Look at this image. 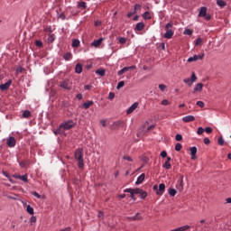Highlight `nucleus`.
I'll use <instances>...</instances> for the list:
<instances>
[{"instance_id":"09e8293b","label":"nucleus","mask_w":231,"mask_h":231,"mask_svg":"<svg viewBox=\"0 0 231 231\" xmlns=\"http://www.w3.org/2000/svg\"><path fill=\"white\" fill-rule=\"evenodd\" d=\"M23 71H24V69L21 66L16 68V73H22Z\"/></svg>"},{"instance_id":"412c9836","label":"nucleus","mask_w":231,"mask_h":231,"mask_svg":"<svg viewBox=\"0 0 231 231\" xmlns=\"http://www.w3.org/2000/svg\"><path fill=\"white\" fill-rule=\"evenodd\" d=\"M93 104H95V102H93V101H87V102L83 103L82 107L84 109H89V107H91V106H93Z\"/></svg>"},{"instance_id":"de8ad7c7","label":"nucleus","mask_w":231,"mask_h":231,"mask_svg":"<svg viewBox=\"0 0 231 231\" xmlns=\"http://www.w3.org/2000/svg\"><path fill=\"white\" fill-rule=\"evenodd\" d=\"M4 176H5V178H8L9 180L11 181V183H14V181L12 180V179H10V174H8V172L6 171H3Z\"/></svg>"},{"instance_id":"6ab92c4d","label":"nucleus","mask_w":231,"mask_h":231,"mask_svg":"<svg viewBox=\"0 0 231 231\" xmlns=\"http://www.w3.org/2000/svg\"><path fill=\"white\" fill-rule=\"evenodd\" d=\"M124 192H128L130 194V198L134 199V201H136V198H134V191L133 189H124Z\"/></svg>"},{"instance_id":"bf43d9fd","label":"nucleus","mask_w":231,"mask_h":231,"mask_svg":"<svg viewBox=\"0 0 231 231\" xmlns=\"http://www.w3.org/2000/svg\"><path fill=\"white\" fill-rule=\"evenodd\" d=\"M169 104H170L169 100H167V99H164V100L162 101V106H169Z\"/></svg>"},{"instance_id":"37998d69","label":"nucleus","mask_w":231,"mask_h":231,"mask_svg":"<svg viewBox=\"0 0 231 231\" xmlns=\"http://www.w3.org/2000/svg\"><path fill=\"white\" fill-rule=\"evenodd\" d=\"M125 82L124 81H120L118 84H117V87H116V89H122V87L125 86Z\"/></svg>"},{"instance_id":"e2e57ef3","label":"nucleus","mask_w":231,"mask_h":231,"mask_svg":"<svg viewBox=\"0 0 231 231\" xmlns=\"http://www.w3.org/2000/svg\"><path fill=\"white\" fill-rule=\"evenodd\" d=\"M204 143H205L206 145H208V143H210V139H208V137H206V138L204 139Z\"/></svg>"},{"instance_id":"4c0bfd02","label":"nucleus","mask_w":231,"mask_h":231,"mask_svg":"<svg viewBox=\"0 0 231 231\" xmlns=\"http://www.w3.org/2000/svg\"><path fill=\"white\" fill-rule=\"evenodd\" d=\"M127 42V39L121 37L119 38V44H125Z\"/></svg>"},{"instance_id":"8fccbe9b","label":"nucleus","mask_w":231,"mask_h":231,"mask_svg":"<svg viewBox=\"0 0 231 231\" xmlns=\"http://www.w3.org/2000/svg\"><path fill=\"white\" fill-rule=\"evenodd\" d=\"M217 142H218V144L225 145V140L223 139V137H219Z\"/></svg>"},{"instance_id":"bb28decb","label":"nucleus","mask_w":231,"mask_h":231,"mask_svg":"<svg viewBox=\"0 0 231 231\" xmlns=\"http://www.w3.org/2000/svg\"><path fill=\"white\" fill-rule=\"evenodd\" d=\"M55 41V34H51L49 35L48 39H47V42L49 44H51L53 42Z\"/></svg>"},{"instance_id":"c85d7f7f","label":"nucleus","mask_w":231,"mask_h":231,"mask_svg":"<svg viewBox=\"0 0 231 231\" xmlns=\"http://www.w3.org/2000/svg\"><path fill=\"white\" fill-rule=\"evenodd\" d=\"M79 46H80V41L79 40H73L72 48H79Z\"/></svg>"},{"instance_id":"c9c22d12","label":"nucleus","mask_w":231,"mask_h":231,"mask_svg":"<svg viewBox=\"0 0 231 231\" xmlns=\"http://www.w3.org/2000/svg\"><path fill=\"white\" fill-rule=\"evenodd\" d=\"M143 19H145V20L151 19V13L145 12V13L143 14Z\"/></svg>"},{"instance_id":"aec40b11","label":"nucleus","mask_w":231,"mask_h":231,"mask_svg":"<svg viewBox=\"0 0 231 231\" xmlns=\"http://www.w3.org/2000/svg\"><path fill=\"white\" fill-rule=\"evenodd\" d=\"M207 15V7L203 6L200 8L199 17H205Z\"/></svg>"},{"instance_id":"774afa93","label":"nucleus","mask_w":231,"mask_h":231,"mask_svg":"<svg viewBox=\"0 0 231 231\" xmlns=\"http://www.w3.org/2000/svg\"><path fill=\"white\" fill-rule=\"evenodd\" d=\"M37 222V217H31V223H36Z\"/></svg>"},{"instance_id":"20e7f679","label":"nucleus","mask_w":231,"mask_h":231,"mask_svg":"<svg viewBox=\"0 0 231 231\" xmlns=\"http://www.w3.org/2000/svg\"><path fill=\"white\" fill-rule=\"evenodd\" d=\"M153 190L156 191L157 196H163V192H165V185L163 183H161L159 187L158 185H154Z\"/></svg>"},{"instance_id":"0e129e2a","label":"nucleus","mask_w":231,"mask_h":231,"mask_svg":"<svg viewBox=\"0 0 231 231\" xmlns=\"http://www.w3.org/2000/svg\"><path fill=\"white\" fill-rule=\"evenodd\" d=\"M32 196H34L38 199H41V196L36 191L32 192Z\"/></svg>"},{"instance_id":"603ef678","label":"nucleus","mask_w":231,"mask_h":231,"mask_svg":"<svg viewBox=\"0 0 231 231\" xmlns=\"http://www.w3.org/2000/svg\"><path fill=\"white\" fill-rule=\"evenodd\" d=\"M202 133H205V129H203V127H199L197 131V134H201Z\"/></svg>"},{"instance_id":"3c124183","label":"nucleus","mask_w":231,"mask_h":231,"mask_svg":"<svg viewBox=\"0 0 231 231\" xmlns=\"http://www.w3.org/2000/svg\"><path fill=\"white\" fill-rule=\"evenodd\" d=\"M184 33H185L186 35H192L193 32H192V30H190V29H187V30L184 31Z\"/></svg>"},{"instance_id":"5fc2aeb1","label":"nucleus","mask_w":231,"mask_h":231,"mask_svg":"<svg viewBox=\"0 0 231 231\" xmlns=\"http://www.w3.org/2000/svg\"><path fill=\"white\" fill-rule=\"evenodd\" d=\"M114 98H115V93L110 92L109 95H108V99L113 100Z\"/></svg>"},{"instance_id":"338daca9","label":"nucleus","mask_w":231,"mask_h":231,"mask_svg":"<svg viewBox=\"0 0 231 231\" xmlns=\"http://www.w3.org/2000/svg\"><path fill=\"white\" fill-rule=\"evenodd\" d=\"M124 73H125V72L124 69H120V70L117 72V75L120 77L121 75H124Z\"/></svg>"},{"instance_id":"c756f323","label":"nucleus","mask_w":231,"mask_h":231,"mask_svg":"<svg viewBox=\"0 0 231 231\" xmlns=\"http://www.w3.org/2000/svg\"><path fill=\"white\" fill-rule=\"evenodd\" d=\"M97 75H99L100 77H104L106 75V70L101 69H97L96 70Z\"/></svg>"},{"instance_id":"680f3d73","label":"nucleus","mask_w":231,"mask_h":231,"mask_svg":"<svg viewBox=\"0 0 231 231\" xmlns=\"http://www.w3.org/2000/svg\"><path fill=\"white\" fill-rule=\"evenodd\" d=\"M204 18L206 19V21H210V19H212V16L210 15V14H206L205 16H204Z\"/></svg>"},{"instance_id":"13d9d810","label":"nucleus","mask_w":231,"mask_h":231,"mask_svg":"<svg viewBox=\"0 0 231 231\" xmlns=\"http://www.w3.org/2000/svg\"><path fill=\"white\" fill-rule=\"evenodd\" d=\"M205 131L208 134H210V133H212V127H206Z\"/></svg>"},{"instance_id":"f257e3e1","label":"nucleus","mask_w":231,"mask_h":231,"mask_svg":"<svg viewBox=\"0 0 231 231\" xmlns=\"http://www.w3.org/2000/svg\"><path fill=\"white\" fill-rule=\"evenodd\" d=\"M73 127H75V122L69 120L60 125L59 128L54 131V134H64V131H69V129H73Z\"/></svg>"},{"instance_id":"473e14b6","label":"nucleus","mask_w":231,"mask_h":231,"mask_svg":"<svg viewBox=\"0 0 231 231\" xmlns=\"http://www.w3.org/2000/svg\"><path fill=\"white\" fill-rule=\"evenodd\" d=\"M123 69H124V71L125 73V71H129V69H136V66L132 65L130 67H125V68H123Z\"/></svg>"},{"instance_id":"49530a36","label":"nucleus","mask_w":231,"mask_h":231,"mask_svg":"<svg viewBox=\"0 0 231 231\" xmlns=\"http://www.w3.org/2000/svg\"><path fill=\"white\" fill-rule=\"evenodd\" d=\"M159 89H161L162 91H165V89H167V86L163 85V84H160L159 85Z\"/></svg>"},{"instance_id":"6e6d98bb","label":"nucleus","mask_w":231,"mask_h":231,"mask_svg":"<svg viewBox=\"0 0 231 231\" xmlns=\"http://www.w3.org/2000/svg\"><path fill=\"white\" fill-rule=\"evenodd\" d=\"M124 160H126L127 162H133V159L129 155H125Z\"/></svg>"},{"instance_id":"ea45409f","label":"nucleus","mask_w":231,"mask_h":231,"mask_svg":"<svg viewBox=\"0 0 231 231\" xmlns=\"http://www.w3.org/2000/svg\"><path fill=\"white\" fill-rule=\"evenodd\" d=\"M27 212L28 214L33 215V208L32 206H27Z\"/></svg>"},{"instance_id":"864d4df0","label":"nucleus","mask_w":231,"mask_h":231,"mask_svg":"<svg viewBox=\"0 0 231 231\" xmlns=\"http://www.w3.org/2000/svg\"><path fill=\"white\" fill-rule=\"evenodd\" d=\"M197 106H199V107H205V103L203 101H198Z\"/></svg>"},{"instance_id":"7c9ffc66","label":"nucleus","mask_w":231,"mask_h":231,"mask_svg":"<svg viewBox=\"0 0 231 231\" xmlns=\"http://www.w3.org/2000/svg\"><path fill=\"white\" fill-rule=\"evenodd\" d=\"M168 192H169L170 196L174 197V196H176L178 191L176 189H172V188H170Z\"/></svg>"},{"instance_id":"ddd939ff","label":"nucleus","mask_w":231,"mask_h":231,"mask_svg":"<svg viewBox=\"0 0 231 231\" xmlns=\"http://www.w3.org/2000/svg\"><path fill=\"white\" fill-rule=\"evenodd\" d=\"M127 221H140L142 220V216L140 213H137L134 217H127Z\"/></svg>"},{"instance_id":"7ed1b4c3","label":"nucleus","mask_w":231,"mask_h":231,"mask_svg":"<svg viewBox=\"0 0 231 231\" xmlns=\"http://www.w3.org/2000/svg\"><path fill=\"white\" fill-rule=\"evenodd\" d=\"M171 27H172V23H168L165 25L166 32L163 35L164 39H172V36L174 35V31L171 30Z\"/></svg>"},{"instance_id":"9d476101","label":"nucleus","mask_w":231,"mask_h":231,"mask_svg":"<svg viewBox=\"0 0 231 231\" xmlns=\"http://www.w3.org/2000/svg\"><path fill=\"white\" fill-rule=\"evenodd\" d=\"M16 143V141H15V137L14 136H10L9 138H7L6 140V144L9 146V147H14Z\"/></svg>"},{"instance_id":"b1692460","label":"nucleus","mask_w":231,"mask_h":231,"mask_svg":"<svg viewBox=\"0 0 231 231\" xmlns=\"http://www.w3.org/2000/svg\"><path fill=\"white\" fill-rule=\"evenodd\" d=\"M75 73L80 74L82 73V64L78 63L75 68Z\"/></svg>"},{"instance_id":"4be33fe9","label":"nucleus","mask_w":231,"mask_h":231,"mask_svg":"<svg viewBox=\"0 0 231 231\" xmlns=\"http://www.w3.org/2000/svg\"><path fill=\"white\" fill-rule=\"evenodd\" d=\"M125 124L124 121H116L114 123V128L118 129V127H124Z\"/></svg>"},{"instance_id":"2eb2a0df","label":"nucleus","mask_w":231,"mask_h":231,"mask_svg":"<svg viewBox=\"0 0 231 231\" xmlns=\"http://www.w3.org/2000/svg\"><path fill=\"white\" fill-rule=\"evenodd\" d=\"M201 91H203V83H198L194 88L193 93H201Z\"/></svg>"},{"instance_id":"423d86ee","label":"nucleus","mask_w":231,"mask_h":231,"mask_svg":"<svg viewBox=\"0 0 231 231\" xmlns=\"http://www.w3.org/2000/svg\"><path fill=\"white\" fill-rule=\"evenodd\" d=\"M134 194H138L141 199H145L147 198V192L140 188L133 189Z\"/></svg>"},{"instance_id":"4468645a","label":"nucleus","mask_w":231,"mask_h":231,"mask_svg":"<svg viewBox=\"0 0 231 231\" xmlns=\"http://www.w3.org/2000/svg\"><path fill=\"white\" fill-rule=\"evenodd\" d=\"M138 108V103H134L126 111L127 115H131V113H134Z\"/></svg>"},{"instance_id":"052dcab7","label":"nucleus","mask_w":231,"mask_h":231,"mask_svg":"<svg viewBox=\"0 0 231 231\" xmlns=\"http://www.w3.org/2000/svg\"><path fill=\"white\" fill-rule=\"evenodd\" d=\"M161 156H162V158H167V152L162 151V152H161Z\"/></svg>"},{"instance_id":"5701e85b","label":"nucleus","mask_w":231,"mask_h":231,"mask_svg":"<svg viewBox=\"0 0 231 231\" xmlns=\"http://www.w3.org/2000/svg\"><path fill=\"white\" fill-rule=\"evenodd\" d=\"M143 28H145V24L143 23H138L135 26V30H137V32H142Z\"/></svg>"},{"instance_id":"0eeeda50","label":"nucleus","mask_w":231,"mask_h":231,"mask_svg":"<svg viewBox=\"0 0 231 231\" xmlns=\"http://www.w3.org/2000/svg\"><path fill=\"white\" fill-rule=\"evenodd\" d=\"M60 87L69 91L71 90V82L69 79H65L60 83Z\"/></svg>"},{"instance_id":"393cba45","label":"nucleus","mask_w":231,"mask_h":231,"mask_svg":"<svg viewBox=\"0 0 231 231\" xmlns=\"http://www.w3.org/2000/svg\"><path fill=\"white\" fill-rule=\"evenodd\" d=\"M72 58H73V55L71 54V52H66L63 55V59H65V60H71Z\"/></svg>"},{"instance_id":"2f4dec72","label":"nucleus","mask_w":231,"mask_h":231,"mask_svg":"<svg viewBox=\"0 0 231 231\" xmlns=\"http://www.w3.org/2000/svg\"><path fill=\"white\" fill-rule=\"evenodd\" d=\"M164 169H166L167 171H170V169H171L172 165H171V162H165L163 164Z\"/></svg>"},{"instance_id":"c03bdc74","label":"nucleus","mask_w":231,"mask_h":231,"mask_svg":"<svg viewBox=\"0 0 231 231\" xmlns=\"http://www.w3.org/2000/svg\"><path fill=\"white\" fill-rule=\"evenodd\" d=\"M79 8H87L88 7L86 2H80L79 4Z\"/></svg>"},{"instance_id":"cd10ccee","label":"nucleus","mask_w":231,"mask_h":231,"mask_svg":"<svg viewBox=\"0 0 231 231\" xmlns=\"http://www.w3.org/2000/svg\"><path fill=\"white\" fill-rule=\"evenodd\" d=\"M32 116V112H30V110H25L23 113V118H30Z\"/></svg>"},{"instance_id":"6e6552de","label":"nucleus","mask_w":231,"mask_h":231,"mask_svg":"<svg viewBox=\"0 0 231 231\" xmlns=\"http://www.w3.org/2000/svg\"><path fill=\"white\" fill-rule=\"evenodd\" d=\"M204 58H205V53L194 55L188 59V62H196V60H203Z\"/></svg>"},{"instance_id":"39448f33","label":"nucleus","mask_w":231,"mask_h":231,"mask_svg":"<svg viewBox=\"0 0 231 231\" xmlns=\"http://www.w3.org/2000/svg\"><path fill=\"white\" fill-rule=\"evenodd\" d=\"M196 80H198V77H196V73H192L191 78H188L183 79V82L185 84H187L188 86H192V84H194V82H196Z\"/></svg>"},{"instance_id":"f03ea898","label":"nucleus","mask_w":231,"mask_h":231,"mask_svg":"<svg viewBox=\"0 0 231 231\" xmlns=\"http://www.w3.org/2000/svg\"><path fill=\"white\" fill-rule=\"evenodd\" d=\"M75 160L78 162L79 169H84V150L78 148L75 152Z\"/></svg>"},{"instance_id":"f704fd0d","label":"nucleus","mask_w":231,"mask_h":231,"mask_svg":"<svg viewBox=\"0 0 231 231\" xmlns=\"http://www.w3.org/2000/svg\"><path fill=\"white\" fill-rule=\"evenodd\" d=\"M138 10H142V5L140 4H137L134 6V12L136 14Z\"/></svg>"},{"instance_id":"e433bc0d","label":"nucleus","mask_w":231,"mask_h":231,"mask_svg":"<svg viewBox=\"0 0 231 231\" xmlns=\"http://www.w3.org/2000/svg\"><path fill=\"white\" fill-rule=\"evenodd\" d=\"M175 140H176L177 142H181V140H183V135H181V134H176Z\"/></svg>"},{"instance_id":"dca6fc26","label":"nucleus","mask_w":231,"mask_h":231,"mask_svg":"<svg viewBox=\"0 0 231 231\" xmlns=\"http://www.w3.org/2000/svg\"><path fill=\"white\" fill-rule=\"evenodd\" d=\"M103 42H104V38H99L98 40L94 41L91 43V46H94V48H98V46H100V44H102Z\"/></svg>"},{"instance_id":"79ce46f5","label":"nucleus","mask_w":231,"mask_h":231,"mask_svg":"<svg viewBox=\"0 0 231 231\" xmlns=\"http://www.w3.org/2000/svg\"><path fill=\"white\" fill-rule=\"evenodd\" d=\"M35 45H36L38 48H42V42H41V40H36V41H35Z\"/></svg>"},{"instance_id":"a211bd4d","label":"nucleus","mask_w":231,"mask_h":231,"mask_svg":"<svg viewBox=\"0 0 231 231\" xmlns=\"http://www.w3.org/2000/svg\"><path fill=\"white\" fill-rule=\"evenodd\" d=\"M194 120H196V117H194V116H186L182 118V121L185 123L194 122Z\"/></svg>"},{"instance_id":"a18cd8bd","label":"nucleus","mask_w":231,"mask_h":231,"mask_svg":"<svg viewBox=\"0 0 231 231\" xmlns=\"http://www.w3.org/2000/svg\"><path fill=\"white\" fill-rule=\"evenodd\" d=\"M189 228H190V226H183L180 227V231H187V230H189Z\"/></svg>"},{"instance_id":"f3484780","label":"nucleus","mask_w":231,"mask_h":231,"mask_svg":"<svg viewBox=\"0 0 231 231\" xmlns=\"http://www.w3.org/2000/svg\"><path fill=\"white\" fill-rule=\"evenodd\" d=\"M145 180V173H142L138 178L135 182V185H142L143 183V180Z\"/></svg>"},{"instance_id":"f8f14e48","label":"nucleus","mask_w":231,"mask_h":231,"mask_svg":"<svg viewBox=\"0 0 231 231\" xmlns=\"http://www.w3.org/2000/svg\"><path fill=\"white\" fill-rule=\"evenodd\" d=\"M176 187L180 190V192L183 191V176L180 177Z\"/></svg>"},{"instance_id":"69168bd1","label":"nucleus","mask_w":231,"mask_h":231,"mask_svg":"<svg viewBox=\"0 0 231 231\" xmlns=\"http://www.w3.org/2000/svg\"><path fill=\"white\" fill-rule=\"evenodd\" d=\"M134 14H136L134 11L130 12V13L127 14V17L131 18V17H133V15H134Z\"/></svg>"},{"instance_id":"4d7b16f0","label":"nucleus","mask_w":231,"mask_h":231,"mask_svg":"<svg viewBox=\"0 0 231 231\" xmlns=\"http://www.w3.org/2000/svg\"><path fill=\"white\" fill-rule=\"evenodd\" d=\"M97 217H99V219H104V212L99 211Z\"/></svg>"},{"instance_id":"72a5a7b5","label":"nucleus","mask_w":231,"mask_h":231,"mask_svg":"<svg viewBox=\"0 0 231 231\" xmlns=\"http://www.w3.org/2000/svg\"><path fill=\"white\" fill-rule=\"evenodd\" d=\"M195 44H196V46H201V44H203V39L198 38V39L195 41Z\"/></svg>"},{"instance_id":"9b49d317","label":"nucleus","mask_w":231,"mask_h":231,"mask_svg":"<svg viewBox=\"0 0 231 231\" xmlns=\"http://www.w3.org/2000/svg\"><path fill=\"white\" fill-rule=\"evenodd\" d=\"M189 152L191 154V160H196L198 158L196 154H198V148L196 146L190 147Z\"/></svg>"},{"instance_id":"1a4fd4ad","label":"nucleus","mask_w":231,"mask_h":231,"mask_svg":"<svg viewBox=\"0 0 231 231\" xmlns=\"http://www.w3.org/2000/svg\"><path fill=\"white\" fill-rule=\"evenodd\" d=\"M10 86H12V79H9L7 82L0 85V89L2 91H8V89H10Z\"/></svg>"},{"instance_id":"58836bf2","label":"nucleus","mask_w":231,"mask_h":231,"mask_svg":"<svg viewBox=\"0 0 231 231\" xmlns=\"http://www.w3.org/2000/svg\"><path fill=\"white\" fill-rule=\"evenodd\" d=\"M182 147L183 146L181 145V143H179L175 145V151L180 152L181 151Z\"/></svg>"},{"instance_id":"a19ab883","label":"nucleus","mask_w":231,"mask_h":231,"mask_svg":"<svg viewBox=\"0 0 231 231\" xmlns=\"http://www.w3.org/2000/svg\"><path fill=\"white\" fill-rule=\"evenodd\" d=\"M20 180H22V181H24V183H28V175H22V178Z\"/></svg>"},{"instance_id":"a878e982","label":"nucleus","mask_w":231,"mask_h":231,"mask_svg":"<svg viewBox=\"0 0 231 231\" xmlns=\"http://www.w3.org/2000/svg\"><path fill=\"white\" fill-rule=\"evenodd\" d=\"M217 6H220V8H225V6H226V2L223 0H217Z\"/></svg>"}]
</instances>
